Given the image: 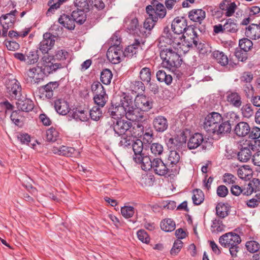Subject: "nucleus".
Returning <instances> with one entry per match:
<instances>
[{"mask_svg":"<svg viewBox=\"0 0 260 260\" xmlns=\"http://www.w3.org/2000/svg\"><path fill=\"white\" fill-rule=\"evenodd\" d=\"M117 115H125L126 118L131 121L143 122L146 120V116L138 107L133 105V99L129 95L123 94L120 97V103H116L115 111Z\"/></svg>","mask_w":260,"mask_h":260,"instance_id":"1","label":"nucleus"},{"mask_svg":"<svg viewBox=\"0 0 260 260\" xmlns=\"http://www.w3.org/2000/svg\"><path fill=\"white\" fill-rule=\"evenodd\" d=\"M233 124V121L224 119L221 114L213 112L205 117L203 127L210 135L220 136L230 133Z\"/></svg>","mask_w":260,"mask_h":260,"instance_id":"2","label":"nucleus"},{"mask_svg":"<svg viewBox=\"0 0 260 260\" xmlns=\"http://www.w3.org/2000/svg\"><path fill=\"white\" fill-rule=\"evenodd\" d=\"M160 56L162 60L163 67L174 71L181 65L180 55L172 48H165L161 50Z\"/></svg>","mask_w":260,"mask_h":260,"instance_id":"3","label":"nucleus"},{"mask_svg":"<svg viewBox=\"0 0 260 260\" xmlns=\"http://www.w3.org/2000/svg\"><path fill=\"white\" fill-rule=\"evenodd\" d=\"M115 39V43L108 49L107 57L111 63L117 64L121 60V55H123V51L121 49L120 41L118 40L117 36H114L112 38L113 41Z\"/></svg>","mask_w":260,"mask_h":260,"instance_id":"4","label":"nucleus"},{"mask_svg":"<svg viewBox=\"0 0 260 260\" xmlns=\"http://www.w3.org/2000/svg\"><path fill=\"white\" fill-rule=\"evenodd\" d=\"M5 83L7 92L11 96L15 99L20 98L21 87L16 79L9 75L6 77Z\"/></svg>","mask_w":260,"mask_h":260,"instance_id":"5","label":"nucleus"},{"mask_svg":"<svg viewBox=\"0 0 260 260\" xmlns=\"http://www.w3.org/2000/svg\"><path fill=\"white\" fill-rule=\"evenodd\" d=\"M146 11L148 16H155L156 18H163L166 15V9L164 5L156 0L151 5L146 7Z\"/></svg>","mask_w":260,"mask_h":260,"instance_id":"6","label":"nucleus"},{"mask_svg":"<svg viewBox=\"0 0 260 260\" xmlns=\"http://www.w3.org/2000/svg\"><path fill=\"white\" fill-rule=\"evenodd\" d=\"M18 11L16 10L11 11L9 13H7L3 15L0 18L1 23L3 25L2 36L5 37L7 35L8 30L13 26L15 21V16Z\"/></svg>","mask_w":260,"mask_h":260,"instance_id":"7","label":"nucleus"},{"mask_svg":"<svg viewBox=\"0 0 260 260\" xmlns=\"http://www.w3.org/2000/svg\"><path fill=\"white\" fill-rule=\"evenodd\" d=\"M166 29L167 28H165L164 33H166ZM167 29H168V28ZM166 35V37L163 36L159 38L160 44H161V41H166L167 43L172 45L174 48H176L178 45H180L181 42H183L184 38H183V35L182 34L170 32L169 30H167V32Z\"/></svg>","mask_w":260,"mask_h":260,"instance_id":"8","label":"nucleus"},{"mask_svg":"<svg viewBox=\"0 0 260 260\" xmlns=\"http://www.w3.org/2000/svg\"><path fill=\"white\" fill-rule=\"evenodd\" d=\"M220 244L224 247L238 245L241 242L240 237L236 233H228L221 236L219 239Z\"/></svg>","mask_w":260,"mask_h":260,"instance_id":"9","label":"nucleus"},{"mask_svg":"<svg viewBox=\"0 0 260 260\" xmlns=\"http://www.w3.org/2000/svg\"><path fill=\"white\" fill-rule=\"evenodd\" d=\"M57 37L49 32H46L43 35V39L39 44L40 50L43 53H47L51 50L55 44Z\"/></svg>","mask_w":260,"mask_h":260,"instance_id":"10","label":"nucleus"},{"mask_svg":"<svg viewBox=\"0 0 260 260\" xmlns=\"http://www.w3.org/2000/svg\"><path fill=\"white\" fill-rule=\"evenodd\" d=\"M152 165L151 170L155 174L159 176L170 175L171 174V172L170 171V169L160 158H153Z\"/></svg>","mask_w":260,"mask_h":260,"instance_id":"11","label":"nucleus"},{"mask_svg":"<svg viewBox=\"0 0 260 260\" xmlns=\"http://www.w3.org/2000/svg\"><path fill=\"white\" fill-rule=\"evenodd\" d=\"M135 104L136 107H138L143 111H148L152 108L153 101L149 97L140 95L136 97Z\"/></svg>","mask_w":260,"mask_h":260,"instance_id":"12","label":"nucleus"},{"mask_svg":"<svg viewBox=\"0 0 260 260\" xmlns=\"http://www.w3.org/2000/svg\"><path fill=\"white\" fill-rule=\"evenodd\" d=\"M132 126L131 122L121 119L116 120V122H114L113 124L114 132L119 135L124 134Z\"/></svg>","mask_w":260,"mask_h":260,"instance_id":"13","label":"nucleus"},{"mask_svg":"<svg viewBox=\"0 0 260 260\" xmlns=\"http://www.w3.org/2000/svg\"><path fill=\"white\" fill-rule=\"evenodd\" d=\"M219 7L225 16L231 17L234 14L237 6L231 0H222L219 4Z\"/></svg>","mask_w":260,"mask_h":260,"instance_id":"14","label":"nucleus"},{"mask_svg":"<svg viewBox=\"0 0 260 260\" xmlns=\"http://www.w3.org/2000/svg\"><path fill=\"white\" fill-rule=\"evenodd\" d=\"M205 142L203 135L196 133L191 136L187 142V147L189 149H194L201 146Z\"/></svg>","mask_w":260,"mask_h":260,"instance_id":"15","label":"nucleus"},{"mask_svg":"<svg viewBox=\"0 0 260 260\" xmlns=\"http://www.w3.org/2000/svg\"><path fill=\"white\" fill-rule=\"evenodd\" d=\"M27 76L31 78V81L39 83L43 79L45 74L42 70V67L37 66L29 69L27 72Z\"/></svg>","mask_w":260,"mask_h":260,"instance_id":"16","label":"nucleus"},{"mask_svg":"<svg viewBox=\"0 0 260 260\" xmlns=\"http://www.w3.org/2000/svg\"><path fill=\"white\" fill-rule=\"evenodd\" d=\"M58 86L57 82H50L46 85L41 86L40 91L46 98L50 99L53 96V91L58 88Z\"/></svg>","mask_w":260,"mask_h":260,"instance_id":"17","label":"nucleus"},{"mask_svg":"<svg viewBox=\"0 0 260 260\" xmlns=\"http://www.w3.org/2000/svg\"><path fill=\"white\" fill-rule=\"evenodd\" d=\"M173 32L178 34H182L187 28V23L183 18H176L171 24Z\"/></svg>","mask_w":260,"mask_h":260,"instance_id":"18","label":"nucleus"},{"mask_svg":"<svg viewBox=\"0 0 260 260\" xmlns=\"http://www.w3.org/2000/svg\"><path fill=\"white\" fill-rule=\"evenodd\" d=\"M245 35L250 39L256 40L260 38V25L254 23L251 24L245 29Z\"/></svg>","mask_w":260,"mask_h":260,"instance_id":"19","label":"nucleus"},{"mask_svg":"<svg viewBox=\"0 0 260 260\" xmlns=\"http://www.w3.org/2000/svg\"><path fill=\"white\" fill-rule=\"evenodd\" d=\"M190 20L201 24L206 17V12L201 9H193L188 14Z\"/></svg>","mask_w":260,"mask_h":260,"instance_id":"20","label":"nucleus"},{"mask_svg":"<svg viewBox=\"0 0 260 260\" xmlns=\"http://www.w3.org/2000/svg\"><path fill=\"white\" fill-rule=\"evenodd\" d=\"M250 127L246 122H240L235 127L234 133L239 137H245L250 133Z\"/></svg>","mask_w":260,"mask_h":260,"instance_id":"21","label":"nucleus"},{"mask_svg":"<svg viewBox=\"0 0 260 260\" xmlns=\"http://www.w3.org/2000/svg\"><path fill=\"white\" fill-rule=\"evenodd\" d=\"M153 125L154 129L158 132H164L168 127L167 119L162 116L155 117L153 121Z\"/></svg>","mask_w":260,"mask_h":260,"instance_id":"22","label":"nucleus"},{"mask_svg":"<svg viewBox=\"0 0 260 260\" xmlns=\"http://www.w3.org/2000/svg\"><path fill=\"white\" fill-rule=\"evenodd\" d=\"M16 99L17 102L16 104L19 111L21 110L23 112H28L33 109L34 104L33 102L30 99H24L22 100L20 98Z\"/></svg>","mask_w":260,"mask_h":260,"instance_id":"23","label":"nucleus"},{"mask_svg":"<svg viewBox=\"0 0 260 260\" xmlns=\"http://www.w3.org/2000/svg\"><path fill=\"white\" fill-rule=\"evenodd\" d=\"M134 159L137 163L141 164V168L143 170L150 171L152 167L153 160L149 156L139 155L134 157Z\"/></svg>","mask_w":260,"mask_h":260,"instance_id":"24","label":"nucleus"},{"mask_svg":"<svg viewBox=\"0 0 260 260\" xmlns=\"http://www.w3.org/2000/svg\"><path fill=\"white\" fill-rule=\"evenodd\" d=\"M226 101L236 108H239L242 105L241 95L237 92L228 91L226 93Z\"/></svg>","mask_w":260,"mask_h":260,"instance_id":"25","label":"nucleus"},{"mask_svg":"<svg viewBox=\"0 0 260 260\" xmlns=\"http://www.w3.org/2000/svg\"><path fill=\"white\" fill-rule=\"evenodd\" d=\"M54 107L56 112L62 115L69 113L70 107L68 103L63 99H58L55 101Z\"/></svg>","mask_w":260,"mask_h":260,"instance_id":"26","label":"nucleus"},{"mask_svg":"<svg viewBox=\"0 0 260 260\" xmlns=\"http://www.w3.org/2000/svg\"><path fill=\"white\" fill-rule=\"evenodd\" d=\"M251 149L250 146H242L240 151L237 154L238 159L242 162H247L252 156Z\"/></svg>","mask_w":260,"mask_h":260,"instance_id":"27","label":"nucleus"},{"mask_svg":"<svg viewBox=\"0 0 260 260\" xmlns=\"http://www.w3.org/2000/svg\"><path fill=\"white\" fill-rule=\"evenodd\" d=\"M58 22L64 27L70 30H73L75 27L74 19L71 15L63 14L58 19Z\"/></svg>","mask_w":260,"mask_h":260,"instance_id":"28","label":"nucleus"},{"mask_svg":"<svg viewBox=\"0 0 260 260\" xmlns=\"http://www.w3.org/2000/svg\"><path fill=\"white\" fill-rule=\"evenodd\" d=\"M140 47V42L138 40H135V42L126 47L123 51V55L128 58L132 57L138 52Z\"/></svg>","mask_w":260,"mask_h":260,"instance_id":"29","label":"nucleus"},{"mask_svg":"<svg viewBox=\"0 0 260 260\" xmlns=\"http://www.w3.org/2000/svg\"><path fill=\"white\" fill-rule=\"evenodd\" d=\"M160 228L162 230L170 232L174 231L176 227L175 222L171 219H165L160 222Z\"/></svg>","mask_w":260,"mask_h":260,"instance_id":"30","label":"nucleus"},{"mask_svg":"<svg viewBox=\"0 0 260 260\" xmlns=\"http://www.w3.org/2000/svg\"><path fill=\"white\" fill-rule=\"evenodd\" d=\"M62 67L61 63L50 62L43 67H42V70L45 76H48L49 74L55 72L57 69H60Z\"/></svg>","mask_w":260,"mask_h":260,"instance_id":"31","label":"nucleus"},{"mask_svg":"<svg viewBox=\"0 0 260 260\" xmlns=\"http://www.w3.org/2000/svg\"><path fill=\"white\" fill-rule=\"evenodd\" d=\"M72 17L74 19L75 23L80 25L83 24L86 18L83 11H73L72 13Z\"/></svg>","mask_w":260,"mask_h":260,"instance_id":"32","label":"nucleus"},{"mask_svg":"<svg viewBox=\"0 0 260 260\" xmlns=\"http://www.w3.org/2000/svg\"><path fill=\"white\" fill-rule=\"evenodd\" d=\"M213 56L217 62L221 66H224L229 62V59L226 55L222 52L215 51L213 53Z\"/></svg>","mask_w":260,"mask_h":260,"instance_id":"33","label":"nucleus"},{"mask_svg":"<svg viewBox=\"0 0 260 260\" xmlns=\"http://www.w3.org/2000/svg\"><path fill=\"white\" fill-rule=\"evenodd\" d=\"M223 29H225V31L235 33L238 31V27L235 20L229 18L226 20L225 23L224 24Z\"/></svg>","mask_w":260,"mask_h":260,"instance_id":"34","label":"nucleus"},{"mask_svg":"<svg viewBox=\"0 0 260 260\" xmlns=\"http://www.w3.org/2000/svg\"><path fill=\"white\" fill-rule=\"evenodd\" d=\"M151 72L148 68H143L140 72V77L141 80L148 84L151 81Z\"/></svg>","mask_w":260,"mask_h":260,"instance_id":"35","label":"nucleus"},{"mask_svg":"<svg viewBox=\"0 0 260 260\" xmlns=\"http://www.w3.org/2000/svg\"><path fill=\"white\" fill-rule=\"evenodd\" d=\"M72 117L76 121H86L88 119V112L85 110H76L73 112Z\"/></svg>","mask_w":260,"mask_h":260,"instance_id":"36","label":"nucleus"},{"mask_svg":"<svg viewBox=\"0 0 260 260\" xmlns=\"http://www.w3.org/2000/svg\"><path fill=\"white\" fill-rule=\"evenodd\" d=\"M180 160V155L178 152L176 150H171L170 152L168 160L170 165L173 167L177 165Z\"/></svg>","mask_w":260,"mask_h":260,"instance_id":"37","label":"nucleus"},{"mask_svg":"<svg viewBox=\"0 0 260 260\" xmlns=\"http://www.w3.org/2000/svg\"><path fill=\"white\" fill-rule=\"evenodd\" d=\"M108 99V96L106 94L105 90L103 91L101 94H95L94 96V101L95 103L99 107H103Z\"/></svg>","mask_w":260,"mask_h":260,"instance_id":"38","label":"nucleus"},{"mask_svg":"<svg viewBox=\"0 0 260 260\" xmlns=\"http://www.w3.org/2000/svg\"><path fill=\"white\" fill-rule=\"evenodd\" d=\"M193 195L192 197L193 203L195 205H200L204 200V195L203 191L199 189H196L193 191Z\"/></svg>","mask_w":260,"mask_h":260,"instance_id":"39","label":"nucleus"},{"mask_svg":"<svg viewBox=\"0 0 260 260\" xmlns=\"http://www.w3.org/2000/svg\"><path fill=\"white\" fill-rule=\"evenodd\" d=\"M239 45L241 50L244 52H247L252 47L253 43L250 39L247 37V38L240 39Z\"/></svg>","mask_w":260,"mask_h":260,"instance_id":"40","label":"nucleus"},{"mask_svg":"<svg viewBox=\"0 0 260 260\" xmlns=\"http://www.w3.org/2000/svg\"><path fill=\"white\" fill-rule=\"evenodd\" d=\"M111 71L109 69L104 70L101 74V80L103 83L108 85L111 82L112 78Z\"/></svg>","mask_w":260,"mask_h":260,"instance_id":"41","label":"nucleus"},{"mask_svg":"<svg viewBox=\"0 0 260 260\" xmlns=\"http://www.w3.org/2000/svg\"><path fill=\"white\" fill-rule=\"evenodd\" d=\"M151 153L155 156H160L164 152V149L162 144L159 143H153L150 145Z\"/></svg>","mask_w":260,"mask_h":260,"instance_id":"42","label":"nucleus"},{"mask_svg":"<svg viewBox=\"0 0 260 260\" xmlns=\"http://www.w3.org/2000/svg\"><path fill=\"white\" fill-rule=\"evenodd\" d=\"M133 149L135 153V157L139 155H142V152L143 149V143L139 139L136 140L135 142L132 143Z\"/></svg>","mask_w":260,"mask_h":260,"instance_id":"43","label":"nucleus"},{"mask_svg":"<svg viewBox=\"0 0 260 260\" xmlns=\"http://www.w3.org/2000/svg\"><path fill=\"white\" fill-rule=\"evenodd\" d=\"M241 112L243 117L249 118L254 114L252 106L250 104L243 105L241 108Z\"/></svg>","mask_w":260,"mask_h":260,"instance_id":"44","label":"nucleus"},{"mask_svg":"<svg viewBox=\"0 0 260 260\" xmlns=\"http://www.w3.org/2000/svg\"><path fill=\"white\" fill-rule=\"evenodd\" d=\"M61 4L58 0H50L48 3V5L50 7L48 9L46 14L49 16L53 14L54 11L59 8Z\"/></svg>","mask_w":260,"mask_h":260,"instance_id":"45","label":"nucleus"},{"mask_svg":"<svg viewBox=\"0 0 260 260\" xmlns=\"http://www.w3.org/2000/svg\"><path fill=\"white\" fill-rule=\"evenodd\" d=\"M26 62L29 64H33L37 62L39 59L38 50H32L29 51L26 55Z\"/></svg>","mask_w":260,"mask_h":260,"instance_id":"46","label":"nucleus"},{"mask_svg":"<svg viewBox=\"0 0 260 260\" xmlns=\"http://www.w3.org/2000/svg\"><path fill=\"white\" fill-rule=\"evenodd\" d=\"M191 47H192V40L190 38L189 39H188L187 40L184 39L183 42H181L180 45H178L176 49L177 50H180L182 51L184 53H185L188 51L189 48Z\"/></svg>","mask_w":260,"mask_h":260,"instance_id":"47","label":"nucleus"},{"mask_svg":"<svg viewBox=\"0 0 260 260\" xmlns=\"http://www.w3.org/2000/svg\"><path fill=\"white\" fill-rule=\"evenodd\" d=\"M58 134V132L54 128L51 127L46 131V139L48 141L54 142L57 140Z\"/></svg>","mask_w":260,"mask_h":260,"instance_id":"48","label":"nucleus"},{"mask_svg":"<svg viewBox=\"0 0 260 260\" xmlns=\"http://www.w3.org/2000/svg\"><path fill=\"white\" fill-rule=\"evenodd\" d=\"M157 18L155 16H149L144 22V27L148 30H151L154 27L155 23L157 21Z\"/></svg>","mask_w":260,"mask_h":260,"instance_id":"49","label":"nucleus"},{"mask_svg":"<svg viewBox=\"0 0 260 260\" xmlns=\"http://www.w3.org/2000/svg\"><path fill=\"white\" fill-rule=\"evenodd\" d=\"M167 144L170 148L178 149L182 147L184 143L183 141L179 140L178 138H171L168 140Z\"/></svg>","mask_w":260,"mask_h":260,"instance_id":"50","label":"nucleus"},{"mask_svg":"<svg viewBox=\"0 0 260 260\" xmlns=\"http://www.w3.org/2000/svg\"><path fill=\"white\" fill-rule=\"evenodd\" d=\"M102 115V111L100 107L98 106H94L90 111V117L93 120H99Z\"/></svg>","mask_w":260,"mask_h":260,"instance_id":"51","label":"nucleus"},{"mask_svg":"<svg viewBox=\"0 0 260 260\" xmlns=\"http://www.w3.org/2000/svg\"><path fill=\"white\" fill-rule=\"evenodd\" d=\"M216 214L219 217L224 218L228 215V211L226 206L223 204H218L216 207Z\"/></svg>","mask_w":260,"mask_h":260,"instance_id":"52","label":"nucleus"},{"mask_svg":"<svg viewBox=\"0 0 260 260\" xmlns=\"http://www.w3.org/2000/svg\"><path fill=\"white\" fill-rule=\"evenodd\" d=\"M246 247L248 251L251 253L257 252L259 249V244L255 241H248L246 243Z\"/></svg>","mask_w":260,"mask_h":260,"instance_id":"53","label":"nucleus"},{"mask_svg":"<svg viewBox=\"0 0 260 260\" xmlns=\"http://www.w3.org/2000/svg\"><path fill=\"white\" fill-rule=\"evenodd\" d=\"M121 212L123 216L128 218L133 216L135 213L134 208L131 206H124L121 209Z\"/></svg>","mask_w":260,"mask_h":260,"instance_id":"54","label":"nucleus"},{"mask_svg":"<svg viewBox=\"0 0 260 260\" xmlns=\"http://www.w3.org/2000/svg\"><path fill=\"white\" fill-rule=\"evenodd\" d=\"M75 5L77 8V11L88 10L89 5L87 0H75Z\"/></svg>","mask_w":260,"mask_h":260,"instance_id":"55","label":"nucleus"},{"mask_svg":"<svg viewBox=\"0 0 260 260\" xmlns=\"http://www.w3.org/2000/svg\"><path fill=\"white\" fill-rule=\"evenodd\" d=\"M60 155L66 156H71L75 150L73 147L63 145L60 146Z\"/></svg>","mask_w":260,"mask_h":260,"instance_id":"56","label":"nucleus"},{"mask_svg":"<svg viewBox=\"0 0 260 260\" xmlns=\"http://www.w3.org/2000/svg\"><path fill=\"white\" fill-rule=\"evenodd\" d=\"M183 244V242L180 240L178 239L176 240L170 251V253L173 255H177L182 248Z\"/></svg>","mask_w":260,"mask_h":260,"instance_id":"57","label":"nucleus"},{"mask_svg":"<svg viewBox=\"0 0 260 260\" xmlns=\"http://www.w3.org/2000/svg\"><path fill=\"white\" fill-rule=\"evenodd\" d=\"M191 31L193 34L192 35V37H191L190 39L192 40V46L194 45L195 47L197 48L200 51H202L204 44L202 43H199V38L197 37V33L193 29H191Z\"/></svg>","mask_w":260,"mask_h":260,"instance_id":"58","label":"nucleus"},{"mask_svg":"<svg viewBox=\"0 0 260 260\" xmlns=\"http://www.w3.org/2000/svg\"><path fill=\"white\" fill-rule=\"evenodd\" d=\"M91 89L95 95L101 94L103 91H105L103 86L99 82H94L91 85Z\"/></svg>","mask_w":260,"mask_h":260,"instance_id":"59","label":"nucleus"},{"mask_svg":"<svg viewBox=\"0 0 260 260\" xmlns=\"http://www.w3.org/2000/svg\"><path fill=\"white\" fill-rule=\"evenodd\" d=\"M134 142L132 137L128 136H123L121 137V140L119 145L123 147H127L131 145Z\"/></svg>","mask_w":260,"mask_h":260,"instance_id":"60","label":"nucleus"},{"mask_svg":"<svg viewBox=\"0 0 260 260\" xmlns=\"http://www.w3.org/2000/svg\"><path fill=\"white\" fill-rule=\"evenodd\" d=\"M69 56V53L63 49L57 50L55 54V58L57 60L63 61L65 60Z\"/></svg>","mask_w":260,"mask_h":260,"instance_id":"61","label":"nucleus"},{"mask_svg":"<svg viewBox=\"0 0 260 260\" xmlns=\"http://www.w3.org/2000/svg\"><path fill=\"white\" fill-rule=\"evenodd\" d=\"M138 239L143 243H148L150 238L147 233L143 230H140L137 232Z\"/></svg>","mask_w":260,"mask_h":260,"instance_id":"62","label":"nucleus"},{"mask_svg":"<svg viewBox=\"0 0 260 260\" xmlns=\"http://www.w3.org/2000/svg\"><path fill=\"white\" fill-rule=\"evenodd\" d=\"M236 179V177L234 175L230 173H225L223 175V182L226 184L235 183Z\"/></svg>","mask_w":260,"mask_h":260,"instance_id":"63","label":"nucleus"},{"mask_svg":"<svg viewBox=\"0 0 260 260\" xmlns=\"http://www.w3.org/2000/svg\"><path fill=\"white\" fill-rule=\"evenodd\" d=\"M244 91L246 96L250 98L254 95V89L250 84H246L244 86Z\"/></svg>","mask_w":260,"mask_h":260,"instance_id":"64","label":"nucleus"}]
</instances>
